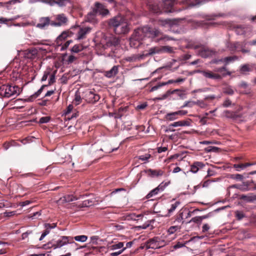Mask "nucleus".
Masks as SVG:
<instances>
[{
	"instance_id": "nucleus-1",
	"label": "nucleus",
	"mask_w": 256,
	"mask_h": 256,
	"mask_svg": "<svg viewBox=\"0 0 256 256\" xmlns=\"http://www.w3.org/2000/svg\"><path fill=\"white\" fill-rule=\"evenodd\" d=\"M160 32L156 28L152 29L148 26H144L136 30L130 40V44L134 41L139 42L146 37L154 38L159 36Z\"/></svg>"
},
{
	"instance_id": "nucleus-2",
	"label": "nucleus",
	"mask_w": 256,
	"mask_h": 256,
	"mask_svg": "<svg viewBox=\"0 0 256 256\" xmlns=\"http://www.w3.org/2000/svg\"><path fill=\"white\" fill-rule=\"evenodd\" d=\"M109 25L112 27L116 34H124L129 31V27L126 20L122 15H118L111 18Z\"/></svg>"
},
{
	"instance_id": "nucleus-3",
	"label": "nucleus",
	"mask_w": 256,
	"mask_h": 256,
	"mask_svg": "<svg viewBox=\"0 0 256 256\" xmlns=\"http://www.w3.org/2000/svg\"><path fill=\"white\" fill-rule=\"evenodd\" d=\"M175 0H163L162 6H160L155 0H148V6L150 10L155 14H160L164 12H171L172 6L175 4Z\"/></svg>"
},
{
	"instance_id": "nucleus-4",
	"label": "nucleus",
	"mask_w": 256,
	"mask_h": 256,
	"mask_svg": "<svg viewBox=\"0 0 256 256\" xmlns=\"http://www.w3.org/2000/svg\"><path fill=\"white\" fill-rule=\"evenodd\" d=\"M68 244H72V246H76L77 244L74 242L73 238L68 236H61L57 240H52L46 244L43 245L42 248L46 250L54 248V250L60 248Z\"/></svg>"
},
{
	"instance_id": "nucleus-5",
	"label": "nucleus",
	"mask_w": 256,
	"mask_h": 256,
	"mask_svg": "<svg viewBox=\"0 0 256 256\" xmlns=\"http://www.w3.org/2000/svg\"><path fill=\"white\" fill-rule=\"evenodd\" d=\"M20 92V88L16 86L2 85L0 87V96L6 98L16 97Z\"/></svg>"
},
{
	"instance_id": "nucleus-6",
	"label": "nucleus",
	"mask_w": 256,
	"mask_h": 256,
	"mask_svg": "<svg viewBox=\"0 0 256 256\" xmlns=\"http://www.w3.org/2000/svg\"><path fill=\"white\" fill-rule=\"evenodd\" d=\"M164 245V240H162L158 237H154L146 241L142 248H145L147 250L150 248L158 249L163 247Z\"/></svg>"
},
{
	"instance_id": "nucleus-7",
	"label": "nucleus",
	"mask_w": 256,
	"mask_h": 256,
	"mask_svg": "<svg viewBox=\"0 0 256 256\" xmlns=\"http://www.w3.org/2000/svg\"><path fill=\"white\" fill-rule=\"evenodd\" d=\"M101 43L104 44V48L112 46H116L119 44V40L115 36L112 34L104 36L101 40Z\"/></svg>"
},
{
	"instance_id": "nucleus-8",
	"label": "nucleus",
	"mask_w": 256,
	"mask_h": 256,
	"mask_svg": "<svg viewBox=\"0 0 256 256\" xmlns=\"http://www.w3.org/2000/svg\"><path fill=\"white\" fill-rule=\"evenodd\" d=\"M92 30V28L89 26L80 27L76 34V40H80L84 39Z\"/></svg>"
},
{
	"instance_id": "nucleus-9",
	"label": "nucleus",
	"mask_w": 256,
	"mask_h": 256,
	"mask_svg": "<svg viewBox=\"0 0 256 256\" xmlns=\"http://www.w3.org/2000/svg\"><path fill=\"white\" fill-rule=\"evenodd\" d=\"M92 10L94 11L97 14H99L102 16H105L109 14L108 10L99 2H96L95 4L94 7L93 8Z\"/></svg>"
},
{
	"instance_id": "nucleus-10",
	"label": "nucleus",
	"mask_w": 256,
	"mask_h": 256,
	"mask_svg": "<svg viewBox=\"0 0 256 256\" xmlns=\"http://www.w3.org/2000/svg\"><path fill=\"white\" fill-rule=\"evenodd\" d=\"M203 76L206 78L214 79V80H220L222 78L221 75L218 74L214 73L208 70H202L200 71Z\"/></svg>"
},
{
	"instance_id": "nucleus-11",
	"label": "nucleus",
	"mask_w": 256,
	"mask_h": 256,
	"mask_svg": "<svg viewBox=\"0 0 256 256\" xmlns=\"http://www.w3.org/2000/svg\"><path fill=\"white\" fill-rule=\"evenodd\" d=\"M215 52L204 47H202L198 50V54L202 58H206L214 54Z\"/></svg>"
},
{
	"instance_id": "nucleus-12",
	"label": "nucleus",
	"mask_w": 256,
	"mask_h": 256,
	"mask_svg": "<svg viewBox=\"0 0 256 256\" xmlns=\"http://www.w3.org/2000/svg\"><path fill=\"white\" fill-rule=\"evenodd\" d=\"M205 164L201 162H194L190 166V171L194 173H196L199 170L203 168Z\"/></svg>"
},
{
	"instance_id": "nucleus-13",
	"label": "nucleus",
	"mask_w": 256,
	"mask_h": 256,
	"mask_svg": "<svg viewBox=\"0 0 256 256\" xmlns=\"http://www.w3.org/2000/svg\"><path fill=\"white\" fill-rule=\"evenodd\" d=\"M50 24V19L48 17H42L39 20V22L36 26L40 29H44Z\"/></svg>"
},
{
	"instance_id": "nucleus-14",
	"label": "nucleus",
	"mask_w": 256,
	"mask_h": 256,
	"mask_svg": "<svg viewBox=\"0 0 256 256\" xmlns=\"http://www.w3.org/2000/svg\"><path fill=\"white\" fill-rule=\"evenodd\" d=\"M100 98V96L92 91L89 92L87 94V100L90 103L94 104L98 101Z\"/></svg>"
},
{
	"instance_id": "nucleus-15",
	"label": "nucleus",
	"mask_w": 256,
	"mask_h": 256,
	"mask_svg": "<svg viewBox=\"0 0 256 256\" xmlns=\"http://www.w3.org/2000/svg\"><path fill=\"white\" fill-rule=\"evenodd\" d=\"M97 14L93 10L90 12L86 16V21L92 24H95L97 23L98 20L96 18Z\"/></svg>"
},
{
	"instance_id": "nucleus-16",
	"label": "nucleus",
	"mask_w": 256,
	"mask_h": 256,
	"mask_svg": "<svg viewBox=\"0 0 256 256\" xmlns=\"http://www.w3.org/2000/svg\"><path fill=\"white\" fill-rule=\"evenodd\" d=\"M146 172L152 177H158L162 176L164 174V171L161 170L148 169Z\"/></svg>"
},
{
	"instance_id": "nucleus-17",
	"label": "nucleus",
	"mask_w": 256,
	"mask_h": 256,
	"mask_svg": "<svg viewBox=\"0 0 256 256\" xmlns=\"http://www.w3.org/2000/svg\"><path fill=\"white\" fill-rule=\"evenodd\" d=\"M118 66H114L110 70L104 72V75L108 78H111L114 76L118 72Z\"/></svg>"
},
{
	"instance_id": "nucleus-18",
	"label": "nucleus",
	"mask_w": 256,
	"mask_h": 256,
	"mask_svg": "<svg viewBox=\"0 0 256 256\" xmlns=\"http://www.w3.org/2000/svg\"><path fill=\"white\" fill-rule=\"evenodd\" d=\"M70 32L69 31L63 32L56 40V42L58 45H62V42L70 36Z\"/></svg>"
},
{
	"instance_id": "nucleus-19",
	"label": "nucleus",
	"mask_w": 256,
	"mask_h": 256,
	"mask_svg": "<svg viewBox=\"0 0 256 256\" xmlns=\"http://www.w3.org/2000/svg\"><path fill=\"white\" fill-rule=\"evenodd\" d=\"M144 54H134L126 58V60L128 62H137L144 59Z\"/></svg>"
},
{
	"instance_id": "nucleus-20",
	"label": "nucleus",
	"mask_w": 256,
	"mask_h": 256,
	"mask_svg": "<svg viewBox=\"0 0 256 256\" xmlns=\"http://www.w3.org/2000/svg\"><path fill=\"white\" fill-rule=\"evenodd\" d=\"M254 64H245L242 65L240 68V72L242 74H246L248 72L252 71Z\"/></svg>"
},
{
	"instance_id": "nucleus-21",
	"label": "nucleus",
	"mask_w": 256,
	"mask_h": 256,
	"mask_svg": "<svg viewBox=\"0 0 256 256\" xmlns=\"http://www.w3.org/2000/svg\"><path fill=\"white\" fill-rule=\"evenodd\" d=\"M240 199L246 202H252L256 200V195L253 194H250L248 195L242 194L240 196Z\"/></svg>"
},
{
	"instance_id": "nucleus-22",
	"label": "nucleus",
	"mask_w": 256,
	"mask_h": 256,
	"mask_svg": "<svg viewBox=\"0 0 256 256\" xmlns=\"http://www.w3.org/2000/svg\"><path fill=\"white\" fill-rule=\"evenodd\" d=\"M250 30V28L243 26H237L235 28V32L238 35L244 34L246 31Z\"/></svg>"
},
{
	"instance_id": "nucleus-23",
	"label": "nucleus",
	"mask_w": 256,
	"mask_h": 256,
	"mask_svg": "<svg viewBox=\"0 0 256 256\" xmlns=\"http://www.w3.org/2000/svg\"><path fill=\"white\" fill-rule=\"evenodd\" d=\"M56 18L58 22L60 24V26L66 24L68 22V18L63 14L56 15Z\"/></svg>"
},
{
	"instance_id": "nucleus-24",
	"label": "nucleus",
	"mask_w": 256,
	"mask_h": 256,
	"mask_svg": "<svg viewBox=\"0 0 256 256\" xmlns=\"http://www.w3.org/2000/svg\"><path fill=\"white\" fill-rule=\"evenodd\" d=\"M255 164L254 163H246V164H234V168H236L237 171H240L241 170H244L246 167L253 166Z\"/></svg>"
},
{
	"instance_id": "nucleus-25",
	"label": "nucleus",
	"mask_w": 256,
	"mask_h": 256,
	"mask_svg": "<svg viewBox=\"0 0 256 256\" xmlns=\"http://www.w3.org/2000/svg\"><path fill=\"white\" fill-rule=\"evenodd\" d=\"M156 54H161L160 47H152L148 50V52L144 54V57Z\"/></svg>"
},
{
	"instance_id": "nucleus-26",
	"label": "nucleus",
	"mask_w": 256,
	"mask_h": 256,
	"mask_svg": "<svg viewBox=\"0 0 256 256\" xmlns=\"http://www.w3.org/2000/svg\"><path fill=\"white\" fill-rule=\"evenodd\" d=\"M56 226V224L55 223H53L52 224H45L44 225L45 230L44 231L43 233L47 236L48 234H50V230L52 229L55 228Z\"/></svg>"
},
{
	"instance_id": "nucleus-27",
	"label": "nucleus",
	"mask_w": 256,
	"mask_h": 256,
	"mask_svg": "<svg viewBox=\"0 0 256 256\" xmlns=\"http://www.w3.org/2000/svg\"><path fill=\"white\" fill-rule=\"evenodd\" d=\"M165 118L167 120L173 121L178 118V115L177 112H170L166 115Z\"/></svg>"
},
{
	"instance_id": "nucleus-28",
	"label": "nucleus",
	"mask_w": 256,
	"mask_h": 256,
	"mask_svg": "<svg viewBox=\"0 0 256 256\" xmlns=\"http://www.w3.org/2000/svg\"><path fill=\"white\" fill-rule=\"evenodd\" d=\"M190 125V123L186 120H180L176 122H174L170 126L172 127H178V126H189Z\"/></svg>"
},
{
	"instance_id": "nucleus-29",
	"label": "nucleus",
	"mask_w": 256,
	"mask_h": 256,
	"mask_svg": "<svg viewBox=\"0 0 256 256\" xmlns=\"http://www.w3.org/2000/svg\"><path fill=\"white\" fill-rule=\"evenodd\" d=\"M47 86L46 85H43V86H41V88L36 92L32 95L30 96L28 98V101H32L34 100L35 98H38L40 95V94L42 93V92L45 86Z\"/></svg>"
},
{
	"instance_id": "nucleus-30",
	"label": "nucleus",
	"mask_w": 256,
	"mask_h": 256,
	"mask_svg": "<svg viewBox=\"0 0 256 256\" xmlns=\"http://www.w3.org/2000/svg\"><path fill=\"white\" fill-rule=\"evenodd\" d=\"M176 48L168 46H160L161 53L172 54L174 52Z\"/></svg>"
},
{
	"instance_id": "nucleus-31",
	"label": "nucleus",
	"mask_w": 256,
	"mask_h": 256,
	"mask_svg": "<svg viewBox=\"0 0 256 256\" xmlns=\"http://www.w3.org/2000/svg\"><path fill=\"white\" fill-rule=\"evenodd\" d=\"M68 0H58L56 1L54 0H47L46 2L50 6H54L55 4H58L60 6H64L66 4V2H68Z\"/></svg>"
},
{
	"instance_id": "nucleus-32",
	"label": "nucleus",
	"mask_w": 256,
	"mask_h": 256,
	"mask_svg": "<svg viewBox=\"0 0 256 256\" xmlns=\"http://www.w3.org/2000/svg\"><path fill=\"white\" fill-rule=\"evenodd\" d=\"M20 16H16L11 18H7L4 17H0V24H8V22H12L17 20Z\"/></svg>"
},
{
	"instance_id": "nucleus-33",
	"label": "nucleus",
	"mask_w": 256,
	"mask_h": 256,
	"mask_svg": "<svg viewBox=\"0 0 256 256\" xmlns=\"http://www.w3.org/2000/svg\"><path fill=\"white\" fill-rule=\"evenodd\" d=\"M76 200L77 198L70 194L66 195L60 198L62 201L64 202H69Z\"/></svg>"
},
{
	"instance_id": "nucleus-34",
	"label": "nucleus",
	"mask_w": 256,
	"mask_h": 256,
	"mask_svg": "<svg viewBox=\"0 0 256 256\" xmlns=\"http://www.w3.org/2000/svg\"><path fill=\"white\" fill-rule=\"evenodd\" d=\"M84 49L83 46L80 44H77L74 46L71 49V52H72L78 53L82 51Z\"/></svg>"
},
{
	"instance_id": "nucleus-35",
	"label": "nucleus",
	"mask_w": 256,
	"mask_h": 256,
	"mask_svg": "<svg viewBox=\"0 0 256 256\" xmlns=\"http://www.w3.org/2000/svg\"><path fill=\"white\" fill-rule=\"evenodd\" d=\"M226 73L224 72V73L222 74V75L223 76H224L226 75H230V72L226 70V66H222V67L219 68H216L214 69V72H218L222 73L223 72H226Z\"/></svg>"
},
{
	"instance_id": "nucleus-36",
	"label": "nucleus",
	"mask_w": 256,
	"mask_h": 256,
	"mask_svg": "<svg viewBox=\"0 0 256 256\" xmlns=\"http://www.w3.org/2000/svg\"><path fill=\"white\" fill-rule=\"evenodd\" d=\"M81 101L82 98L80 96V94L78 92H76L75 94L74 98L72 102L74 104L77 106L81 102Z\"/></svg>"
},
{
	"instance_id": "nucleus-37",
	"label": "nucleus",
	"mask_w": 256,
	"mask_h": 256,
	"mask_svg": "<svg viewBox=\"0 0 256 256\" xmlns=\"http://www.w3.org/2000/svg\"><path fill=\"white\" fill-rule=\"evenodd\" d=\"M74 239L75 240L78 242H84L87 240L88 237L87 236L84 235H80L74 236V238H73V240Z\"/></svg>"
},
{
	"instance_id": "nucleus-38",
	"label": "nucleus",
	"mask_w": 256,
	"mask_h": 256,
	"mask_svg": "<svg viewBox=\"0 0 256 256\" xmlns=\"http://www.w3.org/2000/svg\"><path fill=\"white\" fill-rule=\"evenodd\" d=\"M124 246V243L122 242H119L118 244H112L110 246V250H116L117 249H120L122 248Z\"/></svg>"
},
{
	"instance_id": "nucleus-39",
	"label": "nucleus",
	"mask_w": 256,
	"mask_h": 256,
	"mask_svg": "<svg viewBox=\"0 0 256 256\" xmlns=\"http://www.w3.org/2000/svg\"><path fill=\"white\" fill-rule=\"evenodd\" d=\"M94 202L90 200H86L82 202L81 207H88L93 205Z\"/></svg>"
},
{
	"instance_id": "nucleus-40",
	"label": "nucleus",
	"mask_w": 256,
	"mask_h": 256,
	"mask_svg": "<svg viewBox=\"0 0 256 256\" xmlns=\"http://www.w3.org/2000/svg\"><path fill=\"white\" fill-rule=\"evenodd\" d=\"M180 202H178V201H176L174 203L172 204H171L170 208L168 210V213L170 214L172 212H173L176 208L180 205Z\"/></svg>"
},
{
	"instance_id": "nucleus-41",
	"label": "nucleus",
	"mask_w": 256,
	"mask_h": 256,
	"mask_svg": "<svg viewBox=\"0 0 256 256\" xmlns=\"http://www.w3.org/2000/svg\"><path fill=\"white\" fill-rule=\"evenodd\" d=\"M151 157V156L149 154H146L144 155H141L138 156V160L142 161L148 162L149 158Z\"/></svg>"
},
{
	"instance_id": "nucleus-42",
	"label": "nucleus",
	"mask_w": 256,
	"mask_h": 256,
	"mask_svg": "<svg viewBox=\"0 0 256 256\" xmlns=\"http://www.w3.org/2000/svg\"><path fill=\"white\" fill-rule=\"evenodd\" d=\"M160 192H158V190L157 189V188H155L154 190H152L146 196V198H149L154 196L158 194Z\"/></svg>"
},
{
	"instance_id": "nucleus-43",
	"label": "nucleus",
	"mask_w": 256,
	"mask_h": 256,
	"mask_svg": "<svg viewBox=\"0 0 256 256\" xmlns=\"http://www.w3.org/2000/svg\"><path fill=\"white\" fill-rule=\"evenodd\" d=\"M235 214L236 218L238 220H241L242 218L246 216L245 214L239 210L236 211Z\"/></svg>"
},
{
	"instance_id": "nucleus-44",
	"label": "nucleus",
	"mask_w": 256,
	"mask_h": 256,
	"mask_svg": "<svg viewBox=\"0 0 256 256\" xmlns=\"http://www.w3.org/2000/svg\"><path fill=\"white\" fill-rule=\"evenodd\" d=\"M168 182L164 183L163 182L160 184L157 187V189L158 190V192H162L165 188L168 186Z\"/></svg>"
},
{
	"instance_id": "nucleus-45",
	"label": "nucleus",
	"mask_w": 256,
	"mask_h": 256,
	"mask_svg": "<svg viewBox=\"0 0 256 256\" xmlns=\"http://www.w3.org/2000/svg\"><path fill=\"white\" fill-rule=\"evenodd\" d=\"M224 94L232 95L234 94V90L230 86H226L224 88Z\"/></svg>"
},
{
	"instance_id": "nucleus-46",
	"label": "nucleus",
	"mask_w": 256,
	"mask_h": 256,
	"mask_svg": "<svg viewBox=\"0 0 256 256\" xmlns=\"http://www.w3.org/2000/svg\"><path fill=\"white\" fill-rule=\"evenodd\" d=\"M194 105V101H186L185 102L184 104L180 107V108H184L185 107H189L192 108Z\"/></svg>"
},
{
	"instance_id": "nucleus-47",
	"label": "nucleus",
	"mask_w": 256,
	"mask_h": 256,
	"mask_svg": "<svg viewBox=\"0 0 256 256\" xmlns=\"http://www.w3.org/2000/svg\"><path fill=\"white\" fill-rule=\"evenodd\" d=\"M236 60H238V57L236 56L226 57L223 59L224 62L226 64H228L230 62L234 61Z\"/></svg>"
},
{
	"instance_id": "nucleus-48",
	"label": "nucleus",
	"mask_w": 256,
	"mask_h": 256,
	"mask_svg": "<svg viewBox=\"0 0 256 256\" xmlns=\"http://www.w3.org/2000/svg\"><path fill=\"white\" fill-rule=\"evenodd\" d=\"M195 104L198 105L201 108H205L207 106V104L202 100H198L196 102H194V105Z\"/></svg>"
},
{
	"instance_id": "nucleus-49",
	"label": "nucleus",
	"mask_w": 256,
	"mask_h": 256,
	"mask_svg": "<svg viewBox=\"0 0 256 256\" xmlns=\"http://www.w3.org/2000/svg\"><path fill=\"white\" fill-rule=\"evenodd\" d=\"M179 229H180V228L178 226H172L168 229V232L169 234H172Z\"/></svg>"
},
{
	"instance_id": "nucleus-50",
	"label": "nucleus",
	"mask_w": 256,
	"mask_h": 256,
	"mask_svg": "<svg viewBox=\"0 0 256 256\" xmlns=\"http://www.w3.org/2000/svg\"><path fill=\"white\" fill-rule=\"evenodd\" d=\"M218 148L216 146H208L205 148V151L209 152H216L218 151Z\"/></svg>"
},
{
	"instance_id": "nucleus-51",
	"label": "nucleus",
	"mask_w": 256,
	"mask_h": 256,
	"mask_svg": "<svg viewBox=\"0 0 256 256\" xmlns=\"http://www.w3.org/2000/svg\"><path fill=\"white\" fill-rule=\"evenodd\" d=\"M231 178L238 180H242L244 179V176L240 174H236L232 175Z\"/></svg>"
},
{
	"instance_id": "nucleus-52",
	"label": "nucleus",
	"mask_w": 256,
	"mask_h": 256,
	"mask_svg": "<svg viewBox=\"0 0 256 256\" xmlns=\"http://www.w3.org/2000/svg\"><path fill=\"white\" fill-rule=\"evenodd\" d=\"M50 118L49 116L42 117L40 119V122L41 124L47 123L49 122Z\"/></svg>"
},
{
	"instance_id": "nucleus-53",
	"label": "nucleus",
	"mask_w": 256,
	"mask_h": 256,
	"mask_svg": "<svg viewBox=\"0 0 256 256\" xmlns=\"http://www.w3.org/2000/svg\"><path fill=\"white\" fill-rule=\"evenodd\" d=\"M202 220L200 218V216H195L194 218H192L190 221L191 222H196V223H199V222H202Z\"/></svg>"
},
{
	"instance_id": "nucleus-54",
	"label": "nucleus",
	"mask_w": 256,
	"mask_h": 256,
	"mask_svg": "<svg viewBox=\"0 0 256 256\" xmlns=\"http://www.w3.org/2000/svg\"><path fill=\"white\" fill-rule=\"evenodd\" d=\"M216 174L215 172L212 170L208 169L207 170V175L206 176V178H207L210 176H214Z\"/></svg>"
},
{
	"instance_id": "nucleus-55",
	"label": "nucleus",
	"mask_w": 256,
	"mask_h": 256,
	"mask_svg": "<svg viewBox=\"0 0 256 256\" xmlns=\"http://www.w3.org/2000/svg\"><path fill=\"white\" fill-rule=\"evenodd\" d=\"M72 40H68L67 42H66L62 46L61 49L62 50H64L65 49H66L68 46L70 44H71L72 42Z\"/></svg>"
},
{
	"instance_id": "nucleus-56",
	"label": "nucleus",
	"mask_w": 256,
	"mask_h": 256,
	"mask_svg": "<svg viewBox=\"0 0 256 256\" xmlns=\"http://www.w3.org/2000/svg\"><path fill=\"white\" fill-rule=\"evenodd\" d=\"M237 187L238 189L242 191H248L250 190L247 187H246V186H244L243 184H239L238 186Z\"/></svg>"
},
{
	"instance_id": "nucleus-57",
	"label": "nucleus",
	"mask_w": 256,
	"mask_h": 256,
	"mask_svg": "<svg viewBox=\"0 0 256 256\" xmlns=\"http://www.w3.org/2000/svg\"><path fill=\"white\" fill-rule=\"evenodd\" d=\"M212 182H214V180H207L204 181L202 183V187L207 188L208 186L210 184H211Z\"/></svg>"
},
{
	"instance_id": "nucleus-58",
	"label": "nucleus",
	"mask_w": 256,
	"mask_h": 256,
	"mask_svg": "<svg viewBox=\"0 0 256 256\" xmlns=\"http://www.w3.org/2000/svg\"><path fill=\"white\" fill-rule=\"evenodd\" d=\"M76 59V58L73 55H70L69 56L68 59V63H72L74 62Z\"/></svg>"
},
{
	"instance_id": "nucleus-59",
	"label": "nucleus",
	"mask_w": 256,
	"mask_h": 256,
	"mask_svg": "<svg viewBox=\"0 0 256 256\" xmlns=\"http://www.w3.org/2000/svg\"><path fill=\"white\" fill-rule=\"evenodd\" d=\"M126 249V248H124L123 249L118 251V252H112L110 254V256H118L119 254H121L122 252Z\"/></svg>"
},
{
	"instance_id": "nucleus-60",
	"label": "nucleus",
	"mask_w": 256,
	"mask_h": 256,
	"mask_svg": "<svg viewBox=\"0 0 256 256\" xmlns=\"http://www.w3.org/2000/svg\"><path fill=\"white\" fill-rule=\"evenodd\" d=\"M50 74V72H44V74L42 78V82H44V81H46L47 78H48V76Z\"/></svg>"
},
{
	"instance_id": "nucleus-61",
	"label": "nucleus",
	"mask_w": 256,
	"mask_h": 256,
	"mask_svg": "<svg viewBox=\"0 0 256 256\" xmlns=\"http://www.w3.org/2000/svg\"><path fill=\"white\" fill-rule=\"evenodd\" d=\"M184 246V244H182L180 242H178L174 246V249H178L182 248Z\"/></svg>"
},
{
	"instance_id": "nucleus-62",
	"label": "nucleus",
	"mask_w": 256,
	"mask_h": 256,
	"mask_svg": "<svg viewBox=\"0 0 256 256\" xmlns=\"http://www.w3.org/2000/svg\"><path fill=\"white\" fill-rule=\"evenodd\" d=\"M232 104V102L231 101L228 99V100H226L224 102V104H223V106L224 107H228L229 106H230Z\"/></svg>"
},
{
	"instance_id": "nucleus-63",
	"label": "nucleus",
	"mask_w": 256,
	"mask_h": 256,
	"mask_svg": "<svg viewBox=\"0 0 256 256\" xmlns=\"http://www.w3.org/2000/svg\"><path fill=\"white\" fill-rule=\"evenodd\" d=\"M55 82V76L54 74L50 75V78L49 80V84H53Z\"/></svg>"
},
{
	"instance_id": "nucleus-64",
	"label": "nucleus",
	"mask_w": 256,
	"mask_h": 256,
	"mask_svg": "<svg viewBox=\"0 0 256 256\" xmlns=\"http://www.w3.org/2000/svg\"><path fill=\"white\" fill-rule=\"evenodd\" d=\"M210 229V226L208 224H204L202 228V232H207Z\"/></svg>"
}]
</instances>
